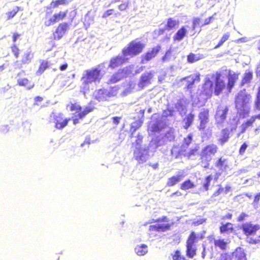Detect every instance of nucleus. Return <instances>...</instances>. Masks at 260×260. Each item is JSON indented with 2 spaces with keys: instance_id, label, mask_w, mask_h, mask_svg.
I'll return each instance as SVG.
<instances>
[{
  "instance_id": "2f4dec72",
  "label": "nucleus",
  "mask_w": 260,
  "mask_h": 260,
  "mask_svg": "<svg viewBox=\"0 0 260 260\" xmlns=\"http://www.w3.org/2000/svg\"><path fill=\"white\" fill-rule=\"evenodd\" d=\"M124 77V75L122 74V72L119 70L117 73L113 75L110 80V82L112 83H116Z\"/></svg>"
},
{
  "instance_id": "c85d7f7f",
  "label": "nucleus",
  "mask_w": 260,
  "mask_h": 260,
  "mask_svg": "<svg viewBox=\"0 0 260 260\" xmlns=\"http://www.w3.org/2000/svg\"><path fill=\"white\" fill-rule=\"evenodd\" d=\"M187 31L186 29L183 27L178 30L175 35L174 36L173 39L175 41H181L183 39L185 36Z\"/></svg>"
},
{
  "instance_id": "7c9ffc66",
  "label": "nucleus",
  "mask_w": 260,
  "mask_h": 260,
  "mask_svg": "<svg viewBox=\"0 0 260 260\" xmlns=\"http://www.w3.org/2000/svg\"><path fill=\"white\" fill-rule=\"evenodd\" d=\"M70 2V0H56L52 1L50 4V8H57L60 5H67Z\"/></svg>"
},
{
  "instance_id": "a878e982",
  "label": "nucleus",
  "mask_w": 260,
  "mask_h": 260,
  "mask_svg": "<svg viewBox=\"0 0 260 260\" xmlns=\"http://www.w3.org/2000/svg\"><path fill=\"white\" fill-rule=\"evenodd\" d=\"M200 74L197 73L193 75H191L189 77L185 78L187 82V88L189 89L193 84L196 81L200 80Z\"/></svg>"
},
{
  "instance_id": "de8ad7c7",
  "label": "nucleus",
  "mask_w": 260,
  "mask_h": 260,
  "mask_svg": "<svg viewBox=\"0 0 260 260\" xmlns=\"http://www.w3.org/2000/svg\"><path fill=\"white\" fill-rule=\"evenodd\" d=\"M133 70V67L129 66V67H126L125 68L123 69V70H120V71L122 72V74L124 75V77H125L131 74H132Z\"/></svg>"
},
{
  "instance_id": "4be33fe9",
  "label": "nucleus",
  "mask_w": 260,
  "mask_h": 260,
  "mask_svg": "<svg viewBox=\"0 0 260 260\" xmlns=\"http://www.w3.org/2000/svg\"><path fill=\"white\" fill-rule=\"evenodd\" d=\"M230 131L228 128H225L221 132L219 138L218 139L219 143L223 145L226 142L229 138Z\"/></svg>"
},
{
  "instance_id": "69168bd1",
  "label": "nucleus",
  "mask_w": 260,
  "mask_h": 260,
  "mask_svg": "<svg viewBox=\"0 0 260 260\" xmlns=\"http://www.w3.org/2000/svg\"><path fill=\"white\" fill-rule=\"evenodd\" d=\"M76 12L75 10L72 11L69 14V18L71 20V22H72L74 18L76 16Z\"/></svg>"
},
{
  "instance_id": "a18cd8bd",
  "label": "nucleus",
  "mask_w": 260,
  "mask_h": 260,
  "mask_svg": "<svg viewBox=\"0 0 260 260\" xmlns=\"http://www.w3.org/2000/svg\"><path fill=\"white\" fill-rule=\"evenodd\" d=\"M212 179H213V177L211 175H209L206 178V179L204 181V182L203 184V186L205 190H208V187H209V186L210 184V182L212 180Z\"/></svg>"
},
{
  "instance_id": "b1692460",
  "label": "nucleus",
  "mask_w": 260,
  "mask_h": 260,
  "mask_svg": "<svg viewBox=\"0 0 260 260\" xmlns=\"http://www.w3.org/2000/svg\"><path fill=\"white\" fill-rule=\"evenodd\" d=\"M183 178V176L182 174L174 176L168 179L167 185L168 186H173L180 182Z\"/></svg>"
},
{
  "instance_id": "bf43d9fd",
  "label": "nucleus",
  "mask_w": 260,
  "mask_h": 260,
  "mask_svg": "<svg viewBox=\"0 0 260 260\" xmlns=\"http://www.w3.org/2000/svg\"><path fill=\"white\" fill-rule=\"evenodd\" d=\"M142 139H143V136L142 135H140L139 134L138 135L137 137L135 140V142L136 143V147H140L141 143L142 142Z\"/></svg>"
},
{
  "instance_id": "6ab92c4d",
  "label": "nucleus",
  "mask_w": 260,
  "mask_h": 260,
  "mask_svg": "<svg viewBox=\"0 0 260 260\" xmlns=\"http://www.w3.org/2000/svg\"><path fill=\"white\" fill-rule=\"evenodd\" d=\"M170 224L169 223H159L150 225L149 226V230L157 232H165L170 229Z\"/></svg>"
},
{
  "instance_id": "c9c22d12",
  "label": "nucleus",
  "mask_w": 260,
  "mask_h": 260,
  "mask_svg": "<svg viewBox=\"0 0 260 260\" xmlns=\"http://www.w3.org/2000/svg\"><path fill=\"white\" fill-rule=\"evenodd\" d=\"M194 115L191 113L188 114L184 119V121L185 122V124L184 125V127L185 129H187L192 124L193 119H194Z\"/></svg>"
},
{
  "instance_id": "72a5a7b5",
  "label": "nucleus",
  "mask_w": 260,
  "mask_h": 260,
  "mask_svg": "<svg viewBox=\"0 0 260 260\" xmlns=\"http://www.w3.org/2000/svg\"><path fill=\"white\" fill-rule=\"evenodd\" d=\"M253 74L251 72H246L244 75V77L241 82V85L248 84L252 79Z\"/></svg>"
},
{
  "instance_id": "393cba45",
  "label": "nucleus",
  "mask_w": 260,
  "mask_h": 260,
  "mask_svg": "<svg viewBox=\"0 0 260 260\" xmlns=\"http://www.w3.org/2000/svg\"><path fill=\"white\" fill-rule=\"evenodd\" d=\"M135 251L138 255H144L148 252L147 246L145 244L137 245L135 248Z\"/></svg>"
},
{
  "instance_id": "0e129e2a",
  "label": "nucleus",
  "mask_w": 260,
  "mask_h": 260,
  "mask_svg": "<svg viewBox=\"0 0 260 260\" xmlns=\"http://www.w3.org/2000/svg\"><path fill=\"white\" fill-rule=\"evenodd\" d=\"M113 10H112V9L108 10L106 11L104 13V14L103 15V17L106 18V17L109 16L110 15H112L113 14Z\"/></svg>"
},
{
  "instance_id": "0eeeda50",
  "label": "nucleus",
  "mask_w": 260,
  "mask_h": 260,
  "mask_svg": "<svg viewBox=\"0 0 260 260\" xmlns=\"http://www.w3.org/2000/svg\"><path fill=\"white\" fill-rule=\"evenodd\" d=\"M202 237L200 238L194 232H192L189 236L186 242V255L189 258H192L196 254L197 243Z\"/></svg>"
},
{
  "instance_id": "5fc2aeb1",
  "label": "nucleus",
  "mask_w": 260,
  "mask_h": 260,
  "mask_svg": "<svg viewBox=\"0 0 260 260\" xmlns=\"http://www.w3.org/2000/svg\"><path fill=\"white\" fill-rule=\"evenodd\" d=\"M19 10V8L18 7H15L12 11L9 12L7 13V15L8 17V19H11L13 18L17 13L18 12Z\"/></svg>"
},
{
  "instance_id": "ddd939ff",
  "label": "nucleus",
  "mask_w": 260,
  "mask_h": 260,
  "mask_svg": "<svg viewBox=\"0 0 260 260\" xmlns=\"http://www.w3.org/2000/svg\"><path fill=\"white\" fill-rule=\"evenodd\" d=\"M213 77L216 78L214 80V84H215L214 93L215 95H218L225 87L226 84L223 80L221 79L220 74H213Z\"/></svg>"
},
{
  "instance_id": "20e7f679",
  "label": "nucleus",
  "mask_w": 260,
  "mask_h": 260,
  "mask_svg": "<svg viewBox=\"0 0 260 260\" xmlns=\"http://www.w3.org/2000/svg\"><path fill=\"white\" fill-rule=\"evenodd\" d=\"M217 146L215 144H210L205 146L201 152V165L205 168H208L209 162L217 152Z\"/></svg>"
},
{
  "instance_id": "1a4fd4ad",
  "label": "nucleus",
  "mask_w": 260,
  "mask_h": 260,
  "mask_svg": "<svg viewBox=\"0 0 260 260\" xmlns=\"http://www.w3.org/2000/svg\"><path fill=\"white\" fill-rule=\"evenodd\" d=\"M199 118L200 120V124L198 126V128L200 131H203L202 133L203 137L209 138L211 136L212 133L211 130L207 129L205 130L206 127V124L208 123L209 120V111L208 110L202 109L200 112Z\"/></svg>"
},
{
  "instance_id": "cd10ccee",
  "label": "nucleus",
  "mask_w": 260,
  "mask_h": 260,
  "mask_svg": "<svg viewBox=\"0 0 260 260\" xmlns=\"http://www.w3.org/2000/svg\"><path fill=\"white\" fill-rule=\"evenodd\" d=\"M233 230V224L231 223H226L222 224L220 227V231L221 233H231Z\"/></svg>"
},
{
  "instance_id": "49530a36",
  "label": "nucleus",
  "mask_w": 260,
  "mask_h": 260,
  "mask_svg": "<svg viewBox=\"0 0 260 260\" xmlns=\"http://www.w3.org/2000/svg\"><path fill=\"white\" fill-rule=\"evenodd\" d=\"M192 141V135H189L186 138H184V143L182 144V149H185L186 148L188 147V146L190 144L191 142Z\"/></svg>"
},
{
  "instance_id": "7ed1b4c3",
  "label": "nucleus",
  "mask_w": 260,
  "mask_h": 260,
  "mask_svg": "<svg viewBox=\"0 0 260 260\" xmlns=\"http://www.w3.org/2000/svg\"><path fill=\"white\" fill-rule=\"evenodd\" d=\"M251 96L246 92L245 90L240 91L236 99V107L239 112L240 116L245 117L250 112L249 103Z\"/></svg>"
},
{
  "instance_id": "37998d69",
  "label": "nucleus",
  "mask_w": 260,
  "mask_h": 260,
  "mask_svg": "<svg viewBox=\"0 0 260 260\" xmlns=\"http://www.w3.org/2000/svg\"><path fill=\"white\" fill-rule=\"evenodd\" d=\"M194 187V184L192 183L190 180H188L187 181H185L183 183L181 186V188L183 190H186L189 188H193Z\"/></svg>"
},
{
  "instance_id": "dca6fc26",
  "label": "nucleus",
  "mask_w": 260,
  "mask_h": 260,
  "mask_svg": "<svg viewBox=\"0 0 260 260\" xmlns=\"http://www.w3.org/2000/svg\"><path fill=\"white\" fill-rule=\"evenodd\" d=\"M128 58L126 56H124L123 54L121 55H118L111 59L109 67L111 68L114 69L122 64L128 60Z\"/></svg>"
},
{
  "instance_id": "f8f14e48",
  "label": "nucleus",
  "mask_w": 260,
  "mask_h": 260,
  "mask_svg": "<svg viewBox=\"0 0 260 260\" xmlns=\"http://www.w3.org/2000/svg\"><path fill=\"white\" fill-rule=\"evenodd\" d=\"M154 71H150L143 73L140 78L138 86L140 89H143L151 83V80L153 77Z\"/></svg>"
},
{
  "instance_id": "864d4df0",
  "label": "nucleus",
  "mask_w": 260,
  "mask_h": 260,
  "mask_svg": "<svg viewBox=\"0 0 260 260\" xmlns=\"http://www.w3.org/2000/svg\"><path fill=\"white\" fill-rule=\"evenodd\" d=\"M254 108L256 110H260V88L258 89L256 99L255 101Z\"/></svg>"
},
{
  "instance_id": "a211bd4d",
  "label": "nucleus",
  "mask_w": 260,
  "mask_h": 260,
  "mask_svg": "<svg viewBox=\"0 0 260 260\" xmlns=\"http://www.w3.org/2000/svg\"><path fill=\"white\" fill-rule=\"evenodd\" d=\"M33 57L34 54L31 53V51L30 50H27L24 53L22 56L21 63H19L18 61H17L15 62V65L16 67L19 68H21L22 64H27L31 62Z\"/></svg>"
},
{
  "instance_id": "6e6552de",
  "label": "nucleus",
  "mask_w": 260,
  "mask_h": 260,
  "mask_svg": "<svg viewBox=\"0 0 260 260\" xmlns=\"http://www.w3.org/2000/svg\"><path fill=\"white\" fill-rule=\"evenodd\" d=\"M144 47V44L137 40L133 41L130 43L127 48L123 49V54L127 57H132L141 53Z\"/></svg>"
},
{
  "instance_id": "4c0bfd02",
  "label": "nucleus",
  "mask_w": 260,
  "mask_h": 260,
  "mask_svg": "<svg viewBox=\"0 0 260 260\" xmlns=\"http://www.w3.org/2000/svg\"><path fill=\"white\" fill-rule=\"evenodd\" d=\"M216 167L219 168L221 170H224L226 168L227 161L226 159L222 158V157L219 158L218 161L216 164Z\"/></svg>"
},
{
  "instance_id": "338daca9",
  "label": "nucleus",
  "mask_w": 260,
  "mask_h": 260,
  "mask_svg": "<svg viewBox=\"0 0 260 260\" xmlns=\"http://www.w3.org/2000/svg\"><path fill=\"white\" fill-rule=\"evenodd\" d=\"M247 216V215H246L244 213H242L239 216L238 218V220L239 221H242L244 220L245 218Z\"/></svg>"
},
{
  "instance_id": "f03ea898",
  "label": "nucleus",
  "mask_w": 260,
  "mask_h": 260,
  "mask_svg": "<svg viewBox=\"0 0 260 260\" xmlns=\"http://www.w3.org/2000/svg\"><path fill=\"white\" fill-rule=\"evenodd\" d=\"M101 66H99L98 67L88 70L83 73L81 79L82 81L81 91L84 94L89 89V84L100 82L102 77L101 75Z\"/></svg>"
},
{
  "instance_id": "39448f33",
  "label": "nucleus",
  "mask_w": 260,
  "mask_h": 260,
  "mask_svg": "<svg viewBox=\"0 0 260 260\" xmlns=\"http://www.w3.org/2000/svg\"><path fill=\"white\" fill-rule=\"evenodd\" d=\"M260 226L258 224H254L251 222H246L242 225L241 229L244 234L247 237V241L251 244H256V239H253L251 236L255 235L257 231L259 230Z\"/></svg>"
},
{
  "instance_id": "6e6d98bb",
  "label": "nucleus",
  "mask_w": 260,
  "mask_h": 260,
  "mask_svg": "<svg viewBox=\"0 0 260 260\" xmlns=\"http://www.w3.org/2000/svg\"><path fill=\"white\" fill-rule=\"evenodd\" d=\"M149 128H151L152 132H158L161 129V126L157 123H152Z\"/></svg>"
},
{
  "instance_id": "f257e3e1",
  "label": "nucleus",
  "mask_w": 260,
  "mask_h": 260,
  "mask_svg": "<svg viewBox=\"0 0 260 260\" xmlns=\"http://www.w3.org/2000/svg\"><path fill=\"white\" fill-rule=\"evenodd\" d=\"M158 146L157 141L153 140L148 147H136L134 151V158L139 164H143L153 155Z\"/></svg>"
},
{
  "instance_id": "09e8293b",
  "label": "nucleus",
  "mask_w": 260,
  "mask_h": 260,
  "mask_svg": "<svg viewBox=\"0 0 260 260\" xmlns=\"http://www.w3.org/2000/svg\"><path fill=\"white\" fill-rule=\"evenodd\" d=\"M68 108H69L71 111H75L76 112H78L81 109V106L77 103L71 104L70 105H69L68 106Z\"/></svg>"
},
{
  "instance_id": "423d86ee",
  "label": "nucleus",
  "mask_w": 260,
  "mask_h": 260,
  "mask_svg": "<svg viewBox=\"0 0 260 260\" xmlns=\"http://www.w3.org/2000/svg\"><path fill=\"white\" fill-rule=\"evenodd\" d=\"M119 88L114 86L110 89H101L95 90L93 93V96L99 101H105L109 98L115 96L118 91Z\"/></svg>"
},
{
  "instance_id": "9d476101",
  "label": "nucleus",
  "mask_w": 260,
  "mask_h": 260,
  "mask_svg": "<svg viewBox=\"0 0 260 260\" xmlns=\"http://www.w3.org/2000/svg\"><path fill=\"white\" fill-rule=\"evenodd\" d=\"M215 79L216 78L213 77V75H208L205 79V83L203 86L202 92L207 98L210 96L213 92Z\"/></svg>"
},
{
  "instance_id": "774afa93",
  "label": "nucleus",
  "mask_w": 260,
  "mask_h": 260,
  "mask_svg": "<svg viewBox=\"0 0 260 260\" xmlns=\"http://www.w3.org/2000/svg\"><path fill=\"white\" fill-rule=\"evenodd\" d=\"M171 50H169L167 51L165 55L162 57V61H166L169 60L168 56L170 54H171Z\"/></svg>"
},
{
  "instance_id": "f704fd0d",
  "label": "nucleus",
  "mask_w": 260,
  "mask_h": 260,
  "mask_svg": "<svg viewBox=\"0 0 260 260\" xmlns=\"http://www.w3.org/2000/svg\"><path fill=\"white\" fill-rule=\"evenodd\" d=\"M93 106H92L91 104L88 105L84 109V110L82 112L78 114V117L80 119L84 118L87 114L91 112L93 110Z\"/></svg>"
},
{
  "instance_id": "4468645a",
  "label": "nucleus",
  "mask_w": 260,
  "mask_h": 260,
  "mask_svg": "<svg viewBox=\"0 0 260 260\" xmlns=\"http://www.w3.org/2000/svg\"><path fill=\"white\" fill-rule=\"evenodd\" d=\"M53 120L55 127L57 129H62L68 124L70 119L64 118L62 114L59 113L54 115Z\"/></svg>"
},
{
  "instance_id": "9b49d317",
  "label": "nucleus",
  "mask_w": 260,
  "mask_h": 260,
  "mask_svg": "<svg viewBox=\"0 0 260 260\" xmlns=\"http://www.w3.org/2000/svg\"><path fill=\"white\" fill-rule=\"evenodd\" d=\"M228 111V108L225 106L220 105L217 107L215 118L218 124H221L224 122Z\"/></svg>"
},
{
  "instance_id": "e2e57ef3",
  "label": "nucleus",
  "mask_w": 260,
  "mask_h": 260,
  "mask_svg": "<svg viewBox=\"0 0 260 260\" xmlns=\"http://www.w3.org/2000/svg\"><path fill=\"white\" fill-rule=\"evenodd\" d=\"M247 147V145L245 143H244L240 147L239 153L240 154H243L245 152V150Z\"/></svg>"
},
{
  "instance_id": "2eb2a0df",
  "label": "nucleus",
  "mask_w": 260,
  "mask_h": 260,
  "mask_svg": "<svg viewBox=\"0 0 260 260\" xmlns=\"http://www.w3.org/2000/svg\"><path fill=\"white\" fill-rule=\"evenodd\" d=\"M160 47L157 46L148 51L145 55L142 56V63H146L147 61L154 58L159 51Z\"/></svg>"
},
{
  "instance_id": "58836bf2",
  "label": "nucleus",
  "mask_w": 260,
  "mask_h": 260,
  "mask_svg": "<svg viewBox=\"0 0 260 260\" xmlns=\"http://www.w3.org/2000/svg\"><path fill=\"white\" fill-rule=\"evenodd\" d=\"M175 107L180 114H183L185 113L186 106L183 104V102L182 101H178L176 103Z\"/></svg>"
},
{
  "instance_id": "c03bdc74",
  "label": "nucleus",
  "mask_w": 260,
  "mask_h": 260,
  "mask_svg": "<svg viewBox=\"0 0 260 260\" xmlns=\"http://www.w3.org/2000/svg\"><path fill=\"white\" fill-rule=\"evenodd\" d=\"M230 34L229 32H226L225 34L221 38V40H220L219 43L218 45H217L214 48L217 49L220 47L226 41H227L229 37H230Z\"/></svg>"
},
{
  "instance_id": "ea45409f",
  "label": "nucleus",
  "mask_w": 260,
  "mask_h": 260,
  "mask_svg": "<svg viewBox=\"0 0 260 260\" xmlns=\"http://www.w3.org/2000/svg\"><path fill=\"white\" fill-rule=\"evenodd\" d=\"M135 86V84L133 82H129L123 91L122 93V95L124 96L131 93L134 89Z\"/></svg>"
},
{
  "instance_id": "8fccbe9b",
  "label": "nucleus",
  "mask_w": 260,
  "mask_h": 260,
  "mask_svg": "<svg viewBox=\"0 0 260 260\" xmlns=\"http://www.w3.org/2000/svg\"><path fill=\"white\" fill-rule=\"evenodd\" d=\"M67 11H66V12L60 11L58 13L54 14L57 21L62 20L66 17Z\"/></svg>"
},
{
  "instance_id": "f3484780",
  "label": "nucleus",
  "mask_w": 260,
  "mask_h": 260,
  "mask_svg": "<svg viewBox=\"0 0 260 260\" xmlns=\"http://www.w3.org/2000/svg\"><path fill=\"white\" fill-rule=\"evenodd\" d=\"M69 25L67 23H60L57 27L55 32L53 34L54 39L55 40L60 39L64 35L66 31L68 29Z\"/></svg>"
},
{
  "instance_id": "412c9836",
  "label": "nucleus",
  "mask_w": 260,
  "mask_h": 260,
  "mask_svg": "<svg viewBox=\"0 0 260 260\" xmlns=\"http://www.w3.org/2000/svg\"><path fill=\"white\" fill-rule=\"evenodd\" d=\"M229 244L228 240H224L223 239H216L214 240V244L216 247H218L222 250L226 249Z\"/></svg>"
},
{
  "instance_id": "a19ab883",
  "label": "nucleus",
  "mask_w": 260,
  "mask_h": 260,
  "mask_svg": "<svg viewBox=\"0 0 260 260\" xmlns=\"http://www.w3.org/2000/svg\"><path fill=\"white\" fill-rule=\"evenodd\" d=\"M49 66V62L47 61H45V60H43L41 65H40V67L38 70V71H37V74H39V75H41L42 74L44 71L47 69L48 68V67Z\"/></svg>"
},
{
  "instance_id": "603ef678",
  "label": "nucleus",
  "mask_w": 260,
  "mask_h": 260,
  "mask_svg": "<svg viewBox=\"0 0 260 260\" xmlns=\"http://www.w3.org/2000/svg\"><path fill=\"white\" fill-rule=\"evenodd\" d=\"M202 21L200 18H194L192 22V28L195 29L198 26L201 27Z\"/></svg>"
},
{
  "instance_id": "bb28decb",
  "label": "nucleus",
  "mask_w": 260,
  "mask_h": 260,
  "mask_svg": "<svg viewBox=\"0 0 260 260\" xmlns=\"http://www.w3.org/2000/svg\"><path fill=\"white\" fill-rule=\"evenodd\" d=\"M204 58L203 54L190 53L187 56V61L189 63H193Z\"/></svg>"
},
{
  "instance_id": "c756f323",
  "label": "nucleus",
  "mask_w": 260,
  "mask_h": 260,
  "mask_svg": "<svg viewBox=\"0 0 260 260\" xmlns=\"http://www.w3.org/2000/svg\"><path fill=\"white\" fill-rule=\"evenodd\" d=\"M17 82L20 86H26L28 89H31L34 86V85L31 84L30 81L26 78L18 79Z\"/></svg>"
},
{
  "instance_id": "3c124183",
  "label": "nucleus",
  "mask_w": 260,
  "mask_h": 260,
  "mask_svg": "<svg viewBox=\"0 0 260 260\" xmlns=\"http://www.w3.org/2000/svg\"><path fill=\"white\" fill-rule=\"evenodd\" d=\"M219 260H232L231 253H222L220 256Z\"/></svg>"
},
{
  "instance_id": "aec40b11",
  "label": "nucleus",
  "mask_w": 260,
  "mask_h": 260,
  "mask_svg": "<svg viewBox=\"0 0 260 260\" xmlns=\"http://www.w3.org/2000/svg\"><path fill=\"white\" fill-rule=\"evenodd\" d=\"M231 254L232 259L235 257V260H246V254L241 247L237 248L234 252L231 253Z\"/></svg>"
},
{
  "instance_id": "052dcab7",
  "label": "nucleus",
  "mask_w": 260,
  "mask_h": 260,
  "mask_svg": "<svg viewBox=\"0 0 260 260\" xmlns=\"http://www.w3.org/2000/svg\"><path fill=\"white\" fill-rule=\"evenodd\" d=\"M165 137L166 139H168V140H169L170 141H172L174 139V136L171 131L168 132L166 134Z\"/></svg>"
},
{
  "instance_id": "79ce46f5",
  "label": "nucleus",
  "mask_w": 260,
  "mask_h": 260,
  "mask_svg": "<svg viewBox=\"0 0 260 260\" xmlns=\"http://www.w3.org/2000/svg\"><path fill=\"white\" fill-rule=\"evenodd\" d=\"M178 25V22L172 18H170L168 20L167 29L170 30L174 28L176 25Z\"/></svg>"
},
{
  "instance_id": "473e14b6",
  "label": "nucleus",
  "mask_w": 260,
  "mask_h": 260,
  "mask_svg": "<svg viewBox=\"0 0 260 260\" xmlns=\"http://www.w3.org/2000/svg\"><path fill=\"white\" fill-rule=\"evenodd\" d=\"M254 122V118H250L249 119L247 120L246 122L243 123L240 126L241 129V133H244L248 127L252 126Z\"/></svg>"
},
{
  "instance_id": "13d9d810",
  "label": "nucleus",
  "mask_w": 260,
  "mask_h": 260,
  "mask_svg": "<svg viewBox=\"0 0 260 260\" xmlns=\"http://www.w3.org/2000/svg\"><path fill=\"white\" fill-rule=\"evenodd\" d=\"M129 2L128 1L124 2L122 4L119 6V9L120 11H123L125 10L128 6Z\"/></svg>"
},
{
  "instance_id": "5701e85b",
  "label": "nucleus",
  "mask_w": 260,
  "mask_h": 260,
  "mask_svg": "<svg viewBox=\"0 0 260 260\" xmlns=\"http://www.w3.org/2000/svg\"><path fill=\"white\" fill-rule=\"evenodd\" d=\"M238 78V74H235V73L230 72L228 76V88L230 90L231 88L234 86L235 83Z\"/></svg>"
},
{
  "instance_id": "4d7b16f0",
  "label": "nucleus",
  "mask_w": 260,
  "mask_h": 260,
  "mask_svg": "<svg viewBox=\"0 0 260 260\" xmlns=\"http://www.w3.org/2000/svg\"><path fill=\"white\" fill-rule=\"evenodd\" d=\"M175 111L172 109H167L166 110H165L163 112L164 116H173L174 115V113Z\"/></svg>"
},
{
  "instance_id": "e433bc0d",
  "label": "nucleus",
  "mask_w": 260,
  "mask_h": 260,
  "mask_svg": "<svg viewBox=\"0 0 260 260\" xmlns=\"http://www.w3.org/2000/svg\"><path fill=\"white\" fill-rule=\"evenodd\" d=\"M141 125L142 122L140 121H136L132 123L130 130L131 132V138H133L134 137V133L138 128L141 127Z\"/></svg>"
},
{
  "instance_id": "680f3d73",
  "label": "nucleus",
  "mask_w": 260,
  "mask_h": 260,
  "mask_svg": "<svg viewBox=\"0 0 260 260\" xmlns=\"http://www.w3.org/2000/svg\"><path fill=\"white\" fill-rule=\"evenodd\" d=\"M213 16L209 17L204 20V21H202L201 26H203L205 25H207L210 23L211 20L213 19Z\"/></svg>"
}]
</instances>
